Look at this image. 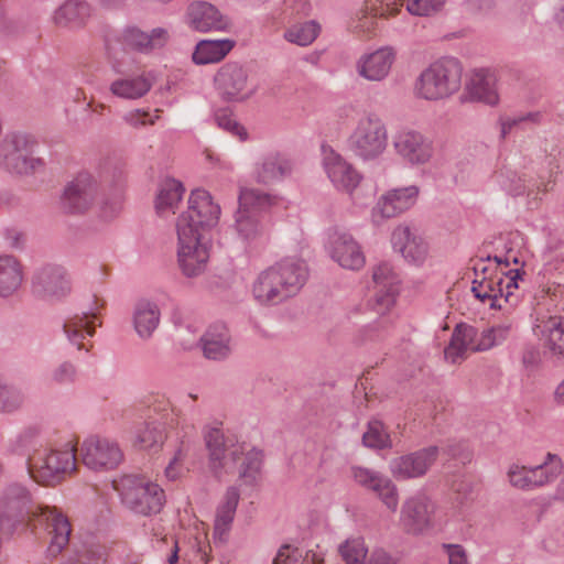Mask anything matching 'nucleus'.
Here are the masks:
<instances>
[{
	"label": "nucleus",
	"instance_id": "obj_52",
	"mask_svg": "<svg viewBox=\"0 0 564 564\" xmlns=\"http://www.w3.org/2000/svg\"><path fill=\"white\" fill-rule=\"evenodd\" d=\"M500 180L501 187L511 196H520L527 192V181L517 172L506 171Z\"/></svg>",
	"mask_w": 564,
	"mask_h": 564
},
{
	"label": "nucleus",
	"instance_id": "obj_25",
	"mask_svg": "<svg viewBox=\"0 0 564 564\" xmlns=\"http://www.w3.org/2000/svg\"><path fill=\"white\" fill-rule=\"evenodd\" d=\"M34 293L42 297L59 299L70 293V280L61 265L48 264L39 269L32 278Z\"/></svg>",
	"mask_w": 564,
	"mask_h": 564
},
{
	"label": "nucleus",
	"instance_id": "obj_15",
	"mask_svg": "<svg viewBox=\"0 0 564 564\" xmlns=\"http://www.w3.org/2000/svg\"><path fill=\"white\" fill-rule=\"evenodd\" d=\"M177 234V262L184 275L188 278L202 274L209 259V249L204 237L186 234L183 228Z\"/></svg>",
	"mask_w": 564,
	"mask_h": 564
},
{
	"label": "nucleus",
	"instance_id": "obj_6",
	"mask_svg": "<svg viewBox=\"0 0 564 564\" xmlns=\"http://www.w3.org/2000/svg\"><path fill=\"white\" fill-rule=\"evenodd\" d=\"M36 140L26 133L7 134L0 142V167L13 175L29 176L42 172L45 162L35 155Z\"/></svg>",
	"mask_w": 564,
	"mask_h": 564
},
{
	"label": "nucleus",
	"instance_id": "obj_29",
	"mask_svg": "<svg viewBox=\"0 0 564 564\" xmlns=\"http://www.w3.org/2000/svg\"><path fill=\"white\" fill-rule=\"evenodd\" d=\"M205 358L223 361L232 352V338L228 327L223 323L210 325L199 339Z\"/></svg>",
	"mask_w": 564,
	"mask_h": 564
},
{
	"label": "nucleus",
	"instance_id": "obj_18",
	"mask_svg": "<svg viewBox=\"0 0 564 564\" xmlns=\"http://www.w3.org/2000/svg\"><path fill=\"white\" fill-rule=\"evenodd\" d=\"M96 195L97 181L88 172H80L66 184L61 206L68 214H82L90 208Z\"/></svg>",
	"mask_w": 564,
	"mask_h": 564
},
{
	"label": "nucleus",
	"instance_id": "obj_7",
	"mask_svg": "<svg viewBox=\"0 0 564 564\" xmlns=\"http://www.w3.org/2000/svg\"><path fill=\"white\" fill-rule=\"evenodd\" d=\"M274 204V198L260 189L241 188L235 228L247 243L258 242L265 237L267 226L261 214Z\"/></svg>",
	"mask_w": 564,
	"mask_h": 564
},
{
	"label": "nucleus",
	"instance_id": "obj_21",
	"mask_svg": "<svg viewBox=\"0 0 564 564\" xmlns=\"http://www.w3.org/2000/svg\"><path fill=\"white\" fill-rule=\"evenodd\" d=\"M215 85L226 101H243L254 93L249 87L247 70L237 63L225 64L215 76Z\"/></svg>",
	"mask_w": 564,
	"mask_h": 564
},
{
	"label": "nucleus",
	"instance_id": "obj_10",
	"mask_svg": "<svg viewBox=\"0 0 564 564\" xmlns=\"http://www.w3.org/2000/svg\"><path fill=\"white\" fill-rule=\"evenodd\" d=\"M563 462L556 454L547 453L544 460L535 466L513 463L508 467L507 478L516 489L533 491L554 482L562 474Z\"/></svg>",
	"mask_w": 564,
	"mask_h": 564
},
{
	"label": "nucleus",
	"instance_id": "obj_27",
	"mask_svg": "<svg viewBox=\"0 0 564 564\" xmlns=\"http://www.w3.org/2000/svg\"><path fill=\"white\" fill-rule=\"evenodd\" d=\"M120 41L130 50L142 54H151L167 44L170 32L165 28H154L148 33L137 26H128L122 31Z\"/></svg>",
	"mask_w": 564,
	"mask_h": 564
},
{
	"label": "nucleus",
	"instance_id": "obj_31",
	"mask_svg": "<svg viewBox=\"0 0 564 564\" xmlns=\"http://www.w3.org/2000/svg\"><path fill=\"white\" fill-rule=\"evenodd\" d=\"M293 171L292 161L280 152H271L264 155L254 170L258 183L268 185L291 175Z\"/></svg>",
	"mask_w": 564,
	"mask_h": 564
},
{
	"label": "nucleus",
	"instance_id": "obj_41",
	"mask_svg": "<svg viewBox=\"0 0 564 564\" xmlns=\"http://www.w3.org/2000/svg\"><path fill=\"white\" fill-rule=\"evenodd\" d=\"M150 79L143 75L119 77L111 82L110 93L121 99H139L151 89Z\"/></svg>",
	"mask_w": 564,
	"mask_h": 564
},
{
	"label": "nucleus",
	"instance_id": "obj_58",
	"mask_svg": "<svg viewBox=\"0 0 564 564\" xmlns=\"http://www.w3.org/2000/svg\"><path fill=\"white\" fill-rule=\"evenodd\" d=\"M448 555V564H469L465 549L459 544H444Z\"/></svg>",
	"mask_w": 564,
	"mask_h": 564
},
{
	"label": "nucleus",
	"instance_id": "obj_20",
	"mask_svg": "<svg viewBox=\"0 0 564 564\" xmlns=\"http://www.w3.org/2000/svg\"><path fill=\"white\" fill-rule=\"evenodd\" d=\"M397 61V51L392 46H381L362 53L355 62L356 74L371 83L386 80Z\"/></svg>",
	"mask_w": 564,
	"mask_h": 564
},
{
	"label": "nucleus",
	"instance_id": "obj_47",
	"mask_svg": "<svg viewBox=\"0 0 564 564\" xmlns=\"http://www.w3.org/2000/svg\"><path fill=\"white\" fill-rule=\"evenodd\" d=\"M339 553L346 564H365L368 547L364 539H348L339 546Z\"/></svg>",
	"mask_w": 564,
	"mask_h": 564
},
{
	"label": "nucleus",
	"instance_id": "obj_2",
	"mask_svg": "<svg viewBox=\"0 0 564 564\" xmlns=\"http://www.w3.org/2000/svg\"><path fill=\"white\" fill-rule=\"evenodd\" d=\"M204 440L208 451L209 467L216 476L232 473L239 466V478L246 485L257 482L261 466L262 452L246 443L225 436L219 427L207 426Z\"/></svg>",
	"mask_w": 564,
	"mask_h": 564
},
{
	"label": "nucleus",
	"instance_id": "obj_24",
	"mask_svg": "<svg viewBox=\"0 0 564 564\" xmlns=\"http://www.w3.org/2000/svg\"><path fill=\"white\" fill-rule=\"evenodd\" d=\"M392 248L414 265H422L429 257V245L422 236L408 225H399L391 235Z\"/></svg>",
	"mask_w": 564,
	"mask_h": 564
},
{
	"label": "nucleus",
	"instance_id": "obj_23",
	"mask_svg": "<svg viewBox=\"0 0 564 564\" xmlns=\"http://www.w3.org/2000/svg\"><path fill=\"white\" fill-rule=\"evenodd\" d=\"M420 188L416 185L392 188L381 195L372 209V219L393 218L411 209L419 197Z\"/></svg>",
	"mask_w": 564,
	"mask_h": 564
},
{
	"label": "nucleus",
	"instance_id": "obj_61",
	"mask_svg": "<svg viewBox=\"0 0 564 564\" xmlns=\"http://www.w3.org/2000/svg\"><path fill=\"white\" fill-rule=\"evenodd\" d=\"M368 564H395V562L383 550H376L371 553Z\"/></svg>",
	"mask_w": 564,
	"mask_h": 564
},
{
	"label": "nucleus",
	"instance_id": "obj_57",
	"mask_svg": "<svg viewBox=\"0 0 564 564\" xmlns=\"http://www.w3.org/2000/svg\"><path fill=\"white\" fill-rule=\"evenodd\" d=\"M122 205H123L122 194H117L111 199H105L100 207V216L106 220L113 219L122 210Z\"/></svg>",
	"mask_w": 564,
	"mask_h": 564
},
{
	"label": "nucleus",
	"instance_id": "obj_3",
	"mask_svg": "<svg viewBox=\"0 0 564 564\" xmlns=\"http://www.w3.org/2000/svg\"><path fill=\"white\" fill-rule=\"evenodd\" d=\"M22 454L26 455L28 473L40 484L55 485L76 470V446L67 441L58 446L43 447L33 431H25L19 436Z\"/></svg>",
	"mask_w": 564,
	"mask_h": 564
},
{
	"label": "nucleus",
	"instance_id": "obj_40",
	"mask_svg": "<svg viewBox=\"0 0 564 564\" xmlns=\"http://www.w3.org/2000/svg\"><path fill=\"white\" fill-rule=\"evenodd\" d=\"M90 15V7L85 1L67 0L53 14L54 23L59 28H77Z\"/></svg>",
	"mask_w": 564,
	"mask_h": 564
},
{
	"label": "nucleus",
	"instance_id": "obj_1",
	"mask_svg": "<svg viewBox=\"0 0 564 564\" xmlns=\"http://www.w3.org/2000/svg\"><path fill=\"white\" fill-rule=\"evenodd\" d=\"M20 525L48 531V553L56 556L68 544L72 525L66 514L56 507L34 503L31 492L19 484L7 486L0 498V529L12 534Z\"/></svg>",
	"mask_w": 564,
	"mask_h": 564
},
{
	"label": "nucleus",
	"instance_id": "obj_26",
	"mask_svg": "<svg viewBox=\"0 0 564 564\" xmlns=\"http://www.w3.org/2000/svg\"><path fill=\"white\" fill-rule=\"evenodd\" d=\"M372 283L376 310L378 312L389 310L394 304L400 285V276L393 265L388 261L376 264L372 268Z\"/></svg>",
	"mask_w": 564,
	"mask_h": 564
},
{
	"label": "nucleus",
	"instance_id": "obj_11",
	"mask_svg": "<svg viewBox=\"0 0 564 564\" xmlns=\"http://www.w3.org/2000/svg\"><path fill=\"white\" fill-rule=\"evenodd\" d=\"M220 207L213 202V197L205 189H194L188 198V207L176 221V232L204 234L218 224Z\"/></svg>",
	"mask_w": 564,
	"mask_h": 564
},
{
	"label": "nucleus",
	"instance_id": "obj_53",
	"mask_svg": "<svg viewBox=\"0 0 564 564\" xmlns=\"http://www.w3.org/2000/svg\"><path fill=\"white\" fill-rule=\"evenodd\" d=\"M541 113L540 112H528L525 115H520L516 117H507L500 119V135L505 139L514 128L525 123V122H540Z\"/></svg>",
	"mask_w": 564,
	"mask_h": 564
},
{
	"label": "nucleus",
	"instance_id": "obj_19",
	"mask_svg": "<svg viewBox=\"0 0 564 564\" xmlns=\"http://www.w3.org/2000/svg\"><path fill=\"white\" fill-rule=\"evenodd\" d=\"M323 167L333 186L349 195L358 187L362 175L332 148L323 147Z\"/></svg>",
	"mask_w": 564,
	"mask_h": 564
},
{
	"label": "nucleus",
	"instance_id": "obj_37",
	"mask_svg": "<svg viewBox=\"0 0 564 564\" xmlns=\"http://www.w3.org/2000/svg\"><path fill=\"white\" fill-rule=\"evenodd\" d=\"M476 337V327L466 324L457 325L448 346L444 350L445 359L452 364H458L464 360L467 352L471 351Z\"/></svg>",
	"mask_w": 564,
	"mask_h": 564
},
{
	"label": "nucleus",
	"instance_id": "obj_56",
	"mask_svg": "<svg viewBox=\"0 0 564 564\" xmlns=\"http://www.w3.org/2000/svg\"><path fill=\"white\" fill-rule=\"evenodd\" d=\"M541 352L539 347L534 345H528L522 351V365L528 373L534 372L541 364Z\"/></svg>",
	"mask_w": 564,
	"mask_h": 564
},
{
	"label": "nucleus",
	"instance_id": "obj_44",
	"mask_svg": "<svg viewBox=\"0 0 564 564\" xmlns=\"http://www.w3.org/2000/svg\"><path fill=\"white\" fill-rule=\"evenodd\" d=\"M511 333L510 324H499L490 328H486L480 333L477 330V337L471 346V351H486L495 346L502 344Z\"/></svg>",
	"mask_w": 564,
	"mask_h": 564
},
{
	"label": "nucleus",
	"instance_id": "obj_46",
	"mask_svg": "<svg viewBox=\"0 0 564 564\" xmlns=\"http://www.w3.org/2000/svg\"><path fill=\"white\" fill-rule=\"evenodd\" d=\"M319 25L315 21L295 24L284 32V39L300 46H307L315 41L319 33Z\"/></svg>",
	"mask_w": 564,
	"mask_h": 564
},
{
	"label": "nucleus",
	"instance_id": "obj_60",
	"mask_svg": "<svg viewBox=\"0 0 564 564\" xmlns=\"http://www.w3.org/2000/svg\"><path fill=\"white\" fill-rule=\"evenodd\" d=\"M184 457H185V454H184L183 449L178 448L175 452L174 457L171 459V462L169 463V465L166 466V468L164 470L166 478H169L170 480H175L178 477L180 465H181L182 460L184 459Z\"/></svg>",
	"mask_w": 564,
	"mask_h": 564
},
{
	"label": "nucleus",
	"instance_id": "obj_12",
	"mask_svg": "<svg viewBox=\"0 0 564 564\" xmlns=\"http://www.w3.org/2000/svg\"><path fill=\"white\" fill-rule=\"evenodd\" d=\"M436 505L423 494L406 498L400 510V525L410 534L420 535L435 527Z\"/></svg>",
	"mask_w": 564,
	"mask_h": 564
},
{
	"label": "nucleus",
	"instance_id": "obj_43",
	"mask_svg": "<svg viewBox=\"0 0 564 564\" xmlns=\"http://www.w3.org/2000/svg\"><path fill=\"white\" fill-rule=\"evenodd\" d=\"M503 279L497 280L484 278L481 281L473 282L471 292L482 303H488L490 308H501L500 300L503 295Z\"/></svg>",
	"mask_w": 564,
	"mask_h": 564
},
{
	"label": "nucleus",
	"instance_id": "obj_50",
	"mask_svg": "<svg viewBox=\"0 0 564 564\" xmlns=\"http://www.w3.org/2000/svg\"><path fill=\"white\" fill-rule=\"evenodd\" d=\"M77 368L72 361H63L54 367L50 372V381L58 386L70 384L75 382Z\"/></svg>",
	"mask_w": 564,
	"mask_h": 564
},
{
	"label": "nucleus",
	"instance_id": "obj_48",
	"mask_svg": "<svg viewBox=\"0 0 564 564\" xmlns=\"http://www.w3.org/2000/svg\"><path fill=\"white\" fill-rule=\"evenodd\" d=\"M365 446L370 448H384L391 447L389 434L384 431L383 424L380 421H371L368 429L362 436Z\"/></svg>",
	"mask_w": 564,
	"mask_h": 564
},
{
	"label": "nucleus",
	"instance_id": "obj_33",
	"mask_svg": "<svg viewBox=\"0 0 564 564\" xmlns=\"http://www.w3.org/2000/svg\"><path fill=\"white\" fill-rule=\"evenodd\" d=\"M161 321V311L159 305L150 300L142 299L137 302L132 322L137 335L143 339H150L158 329Z\"/></svg>",
	"mask_w": 564,
	"mask_h": 564
},
{
	"label": "nucleus",
	"instance_id": "obj_54",
	"mask_svg": "<svg viewBox=\"0 0 564 564\" xmlns=\"http://www.w3.org/2000/svg\"><path fill=\"white\" fill-rule=\"evenodd\" d=\"M444 0H406V10L413 15L424 17L442 9Z\"/></svg>",
	"mask_w": 564,
	"mask_h": 564
},
{
	"label": "nucleus",
	"instance_id": "obj_42",
	"mask_svg": "<svg viewBox=\"0 0 564 564\" xmlns=\"http://www.w3.org/2000/svg\"><path fill=\"white\" fill-rule=\"evenodd\" d=\"M235 46L231 40H203L197 43L193 61L197 65L220 62Z\"/></svg>",
	"mask_w": 564,
	"mask_h": 564
},
{
	"label": "nucleus",
	"instance_id": "obj_22",
	"mask_svg": "<svg viewBox=\"0 0 564 564\" xmlns=\"http://www.w3.org/2000/svg\"><path fill=\"white\" fill-rule=\"evenodd\" d=\"M185 22L196 32H219L228 29L230 21L227 15L210 2L196 0L187 6Z\"/></svg>",
	"mask_w": 564,
	"mask_h": 564
},
{
	"label": "nucleus",
	"instance_id": "obj_63",
	"mask_svg": "<svg viewBox=\"0 0 564 564\" xmlns=\"http://www.w3.org/2000/svg\"><path fill=\"white\" fill-rule=\"evenodd\" d=\"M376 25V15H366L364 14L356 25V29H359L364 33H368L375 29Z\"/></svg>",
	"mask_w": 564,
	"mask_h": 564
},
{
	"label": "nucleus",
	"instance_id": "obj_17",
	"mask_svg": "<svg viewBox=\"0 0 564 564\" xmlns=\"http://www.w3.org/2000/svg\"><path fill=\"white\" fill-rule=\"evenodd\" d=\"M350 474L358 486L375 494L388 510L391 512L398 510L399 490L391 478L380 471L361 466H352Z\"/></svg>",
	"mask_w": 564,
	"mask_h": 564
},
{
	"label": "nucleus",
	"instance_id": "obj_30",
	"mask_svg": "<svg viewBox=\"0 0 564 564\" xmlns=\"http://www.w3.org/2000/svg\"><path fill=\"white\" fill-rule=\"evenodd\" d=\"M99 325L97 312L89 311L68 317L63 324V330L69 344L76 346L78 350L85 349L88 352L89 348L83 341L87 337H93Z\"/></svg>",
	"mask_w": 564,
	"mask_h": 564
},
{
	"label": "nucleus",
	"instance_id": "obj_9",
	"mask_svg": "<svg viewBox=\"0 0 564 564\" xmlns=\"http://www.w3.org/2000/svg\"><path fill=\"white\" fill-rule=\"evenodd\" d=\"M349 150L361 160L380 156L387 148L388 131L382 119L376 113H367L358 119L348 138Z\"/></svg>",
	"mask_w": 564,
	"mask_h": 564
},
{
	"label": "nucleus",
	"instance_id": "obj_34",
	"mask_svg": "<svg viewBox=\"0 0 564 564\" xmlns=\"http://www.w3.org/2000/svg\"><path fill=\"white\" fill-rule=\"evenodd\" d=\"M471 99L481 101L489 106H496L499 102L497 91V78L492 70L480 68L473 72L467 85Z\"/></svg>",
	"mask_w": 564,
	"mask_h": 564
},
{
	"label": "nucleus",
	"instance_id": "obj_59",
	"mask_svg": "<svg viewBox=\"0 0 564 564\" xmlns=\"http://www.w3.org/2000/svg\"><path fill=\"white\" fill-rule=\"evenodd\" d=\"M521 278L519 270H510L506 280L503 279L502 289H503V295L506 302L510 301V297L513 294V290L518 289V279Z\"/></svg>",
	"mask_w": 564,
	"mask_h": 564
},
{
	"label": "nucleus",
	"instance_id": "obj_28",
	"mask_svg": "<svg viewBox=\"0 0 564 564\" xmlns=\"http://www.w3.org/2000/svg\"><path fill=\"white\" fill-rule=\"evenodd\" d=\"M330 256L341 268L357 271L366 263L359 243L348 232H335L330 238Z\"/></svg>",
	"mask_w": 564,
	"mask_h": 564
},
{
	"label": "nucleus",
	"instance_id": "obj_4",
	"mask_svg": "<svg viewBox=\"0 0 564 564\" xmlns=\"http://www.w3.org/2000/svg\"><path fill=\"white\" fill-rule=\"evenodd\" d=\"M308 278L303 260L284 258L262 270L252 283V295L262 305H276L296 295Z\"/></svg>",
	"mask_w": 564,
	"mask_h": 564
},
{
	"label": "nucleus",
	"instance_id": "obj_45",
	"mask_svg": "<svg viewBox=\"0 0 564 564\" xmlns=\"http://www.w3.org/2000/svg\"><path fill=\"white\" fill-rule=\"evenodd\" d=\"M25 402L23 390L0 380V413L11 414L19 411Z\"/></svg>",
	"mask_w": 564,
	"mask_h": 564
},
{
	"label": "nucleus",
	"instance_id": "obj_62",
	"mask_svg": "<svg viewBox=\"0 0 564 564\" xmlns=\"http://www.w3.org/2000/svg\"><path fill=\"white\" fill-rule=\"evenodd\" d=\"M294 562L295 558L291 556V547L289 545H284L279 550L273 564H293Z\"/></svg>",
	"mask_w": 564,
	"mask_h": 564
},
{
	"label": "nucleus",
	"instance_id": "obj_13",
	"mask_svg": "<svg viewBox=\"0 0 564 564\" xmlns=\"http://www.w3.org/2000/svg\"><path fill=\"white\" fill-rule=\"evenodd\" d=\"M393 148L398 156L411 166L429 164L435 153L433 140L410 128L401 129L394 134Z\"/></svg>",
	"mask_w": 564,
	"mask_h": 564
},
{
	"label": "nucleus",
	"instance_id": "obj_51",
	"mask_svg": "<svg viewBox=\"0 0 564 564\" xmlns=\"http://www.w3.org/2000/svg\"><path fill=\"white\" fill-rule=\"evenodd\" d=\"M215 122L219 128L230 132L239 140L243 141L247 139L246 129L232 117L231 113L227 111H217L215 113Z\"/></svg>",
	"mask_w": 564,
	"mask_h": 564
},
{
	"label": "nucleus",
	"instance_id": "obj_14",
	"mask_svg": "<svg viewBox=\"0 0 564 564\" xmlns=\"http://www.w3.org/2000/svg\"><path fill=\"white\" fill-rule=\"evenodd\" d=\"M80 457L84 465L96 471L116 468L123 459L118 443L99 435L86 437L80 445Z\"/></svg>",
	"mask_w": 564,
	"mask_h": 564
},
{
	"label": "nucleus",
	"instance_id": "obj_5",
	"mask_svg": "<svg viewBox=\"0 0 564 564\" xmlns=\"http://www.w3.org/2000/svg\"><path fill=\"white\" fill-rule=\"evenodd\" d=\"M463 66L457 58L443 57L424 68L414 84L415 95L437 101L449 98L462 87Z\"/></svg>",
	"mask_w": 564,
	"mask_h": 564
},
{
	"label": "nucleus",
	"instance_id": "obj_39",
	"mask_svg": "<svg viewBox=\"0 0 564 564\" xmlns=\"http://www.w3.org/2000/svg\"><path fill=\"white\" fill-rule=\"evenodd\" d=\"M23 282V268L13 256H0V297L7 299L18 292Z\"/></svg>",
	"mask_w": 564,
	"mask_h": 564
},
{
	"label": "nucleus",
	"instance_id": "obj_36",
	"mask_svg": "<svg viewBox=\"0 0 564 564\" xmlns=\"http://www.w3.org/2000/svg\"><path fill=\"white\" fill-rule=\"evenodd\" d=\"M185 194L183 184L174 178L164 180L158 189L155 197V212L160 217H169L175 214Z\"/></svg>",
	"mask_w": 564,
	"mask_h": 564
},
{
	"label": "nucleus",
	"instance_id": "obj_32",
	"mask_svg": "<svg viewBox=\"0 0 564 564\" xmlns=\"http://www.w3.org/2000/svg\"><path fill=\"white\" fill-rule=\"evenodd\" d=\"M534 330L551 355L564 357V317L550 316L539 319Z\"/></svg>",
	"mask_w": 564,
	"mask_h": 564
},
{
	"label": "nucleus",
	"instance_id": "obj_64",
	"mask_svg": "<svg viewBox=\"0 0 564 564\" xmlns=\"http://www.w3.org/2000/svg\"><path fill=\"white\" fill-rule=\"evenodd\" d=\"M4 237L12 248H19L22 243V235L17 229H6Z\"/></svg>",
	"mask_w": 564,
	"mask_h": 564
},
{
	"label": "nucleus",
	"instance_id": "obj_8",
	"mask_svg": "<svg viewBox=\"0 0 564 564\" xmlns=\"http://www.w3.org/2000/svg\"><path fill=\"white\" fill-rule=\"evenodd\" d=\"M115 488L122 503L135 513L151 516L159 513L164 506V490L143 476L123 475L115 481Z\"/></svg>",
	"mask_w": 564,
	"mask_h": 564
},
{
	"label": "nucleus",
	"instance_id": "obj_35",
	"mask_svg": "<svg viewBox=\"0 0 564 564\" xmlns=\"http://www.w3.org/2000/svg\"><path fill=\"white\" fill-rule=\"evenodd\" d=\"M174 419L169 420L166 415L144 422L135 432L134 444L141 449H160L166 440L165 425H172Z\"/></svg>",
	"mask_w": 564,
	"mask_h": 564
},
{
	"label": "nucleus",
	"instance_id": "obj_55",
	"mask_svg": "<svg viewBox=\"0 0 564 564\" xmlns=\"http://www.w3.org/2000/svg\"><path fill=\"white\" fill-rule=\"evenodd\" d=\"M158 118L159 116L153 117L150 112L142 109L128 111L123 116L124 122L133 128H141L148 124H153Z\"/></svg>",
	"mask_w": 564,
	"mask_h": 564
},
{
	"label": "nucleus",
	"instance_id": "obj_49",
	"mask_svg": "<svg viewBox=\"0 0 564 564\" xmlns=\"http://www.w3.org/2000/svg\"><path fill=\"white\" fill-rule=\"evenodd\" d=\"M106 549L99 544H91L77 555L76 558H69L67 564H105Z\"/></svg>",
	"mask_w": 564,
	"mask_h": 564
},
{
	"label": "nucleus",
	"instance_id": "obj_38",
	"mask_svg": "<svg viewBox=\"0 0 564 564\" xmlns=\"http://www.w3.org/2000/svg\"><path fill=\"white\" fill-rule=\"evenodd\" d=\"M239 498L240 494L238 488L229 487L224 496L223 502L217 508L214 524V538L220 542L226 540V536L231 528Z\"/></svg>",
	"mask_w": 564,
	"mask_h": 564
},
{
	"label": "nucleus",
	"instance_id": "obj_16",
	"mask_svg": "<svg viewBox=\"0 0 564 564\" xmlns=\"http://www.w3.org/2000/svg\"><path fill=\"white\" fill-rule=\"evenodd\" d=\"M438 453L437 446H427L397 456L389 462V471L398 481L422 478L435 464Z\"/></svg>",
	"mask_w": 564,
	"mask_h": 564
}]
</instances>
